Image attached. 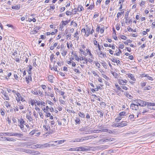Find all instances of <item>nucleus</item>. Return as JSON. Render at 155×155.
<instances>
[{"mask_svg":"<svg viewBox=\"0 0 155 155\" xmlns=\"http://www.w3.org/2000/svg\"><path fill=\"white\" fill-rule=\"evenodd\" d=\"M87 137H84L81 138H77L74 139L73 142H78L79 141H82L84 140H88L89 138H87Z\"/></svg>","mask_w":155,"mask_h":155,"instance_id":"obj_4","label":"nucleus"},{"mask_svg":"<svg viewBox=\"0 0 155 155\" xmlns=\"http://www.w3.org/2000/svg\"><path fill=\"white\" fill-rule=\"evenodd\" d=\"M53 76L51 75H49L48 77V80L49 81L51 82H53Z\"/></svg>","mask_w":155,"mask_h":155,"instance_id":"obj_18","label":"nucleus"},{"mask_svg":"<svg viewBox=\"0 0 155 155\" xmlns=\"http://www.w3.org/2000/svg\"><path fill=\"white\" fill-rule=\"evenodd\" d=\"M91 72L92 73L94 74V76H97L98 77H99V76L97 74V73L96 71H91Z\"/></svg>","mask_w":155,"mask_h":155,"instance_id":"obj_46","label":"nucleus"},{"mask_svg":"<svg viewBox=\"0 0 155 155\" xmlns=\"http://www.w3.org/2000/svg\"><path fill=\"white\" fill-rule=\"evenodd\" d=\"M19 126L21 129L24 132H26V130H24V125L23 124H20Z\"/></svg>","mask_w":155,"mask_h":155,"instance_id":"obj_29","label":"nucleus"},{"mask_svg":"<svg viewBox=\"0 0 155 155\" xmlns=\"http://www.w3.org/2000/svg\"><path fill=\"white\" fill-rule=\"evenodd\" d=\"M90 29L89 28H87L85 34L87 36H88L90 34Z\"/></svg>","mask_w":155,"mask_h":155,"instance_id":"obj_21","label":"nucleus"},{"mask_svg":"<svg viewBox=\"0 0 155 155\" xmlns=\"http://www.w3.org/2000/svg\"><path fill=\"white\" fill-rule=\"evenodd\" d=\"M54 55L53 54H52L50 56V59L51 61H53L54 58Z\"/></svg>","mask_w":155,"mask_h":155,"instance_id":"obj_64","label":"nucleus"},{"mask_svg":"<svg viewBox=\"0 0 155 155\" xmlns=\"http://www.w3.org/2000/svg\"><path fill=\"white\" fill-rule=\"evenodd\" d=\"M76 147H73L69 148V149H68L67 150V151H77Z\"/></svg>","mask_w":155,"mask_h":155,"instance_id":"obj_34","label":"nucleus"},{"mask_svg":"<svg viewBox=\"0 0 155 155\" xmlns=\"http://www.w3.org/2000/svg\"><path fill=\"white\" fill-rule=\"evenodd\" d=\"M97 112L98 114H100L99 117H103L104 113L103 111L97 110Z\"/></svg>","mask_w":155,"mask_h":155,"instance_id":"obj_16","label":"nucleus"},{"mask_svg":"<svg viewBox=\"0 0 155 155\" xmlns=\"http://www.w3.org/2000/svg\"><path fill=\"white\" fill-rule=\"evenodd\" d=\"M119 115L120 116H126V112L124 111H122L120 112L119 113Z\"/></svg>","mask_w":155,"mask_h":155,"instance_id":"obj_41","label":"nucleus"},{"mask_svg":"<svg viewBox=\"0 0 155 155\" xmlns=\"http://www.w3.org/2000/svg\"><path fill=\"white\" fill-rule=\"evenodd\" d=\"M66 14L67 15H71L72 13L71 12L69 11H67L66 12Z\"/></svg>","mask_w":155,"mask_h":155,"instance_id":"obj_60","label":"nucleus"},{"mask_svg":"<svg viewBox=\"0 0 155 155\" xmlns=\"http://www.w3.org/2000/svg\"><path fill=\"white\" fill-rule=\"evenodd\" d=\"M36 147L38 148H43L51 147H54L57 146L56 144H54L53 141L49 142L48 143H46L43 144H37L35 145Z\"/></svg>","mask_w":155,"mask_h":155,"instance_id":"obj_2","label":"nucleus"},{"mask_svg":"<svg viewBox=\"0 0 155 155\" xmlns=\"http://www.w3.org/2000/svg\"><path fill=\"white\" fill-rule=\"evenodd\" d=\"M144 76L146 77L149 80H151V81H152L153 80L152 77L149 76L148 74L145 75Z\"/></svg>","mask_w":155,"mask_h":155,"instance_id":"obj_40","label":"nucleus"},{"mask_svg":"<svg viewBox=\"0 0 155 155\" xmlns=\"http://www.w3.org/2000/svg\"><path fill=\"white\" fill-rule=\"evenodd\" d=\"M30 79H31V76H28V77H26L25 78L26 81L27 82V83H28L29 81H28Z\"/></svg>","mask_w":155,"mask_h":155,"instance_id":"obj_45","label":"nucleus"},{"mask_svg":"<svg viewBox=\"0 0 155 155\" xmlns=\"http://www.w3.org/2000/svg\"><path fill=\"white\" fill-rule=\"evenodd\" d=\"M130 108L133 110H137L139 108L138 105L132 104L130 106Z\"/></svg>","mask_w":155,"mask_h":155,"instance_id":"obj_8","label":"nucleus"},{"mask_svg":"<svg viewBox=\"0 0 155 155\" xmlns=\"http://www.w3.org/2000/svg\"><path fill=\"white\" fill-rule=\"evenodd\" d=\"M151 88V87H150V86H148L147 87H144V90H149Z\"/></svg>","mask_w":155,"mask_h":155,"instance_id":"obj_44","label":"nucleus"},{"mask_svg":"<svg viewBox=\"0 0 155 155\" xmlns=\"http://www.w3.org/2000/svg\"><path fill=\"white\" fill-rule=\"evenodd\" d=\"M112 61L116 63L117 65L120 64V62L119 60L116 59L115 58H113Z\"/></svg>","mask_w":155,"mask_h":155,"instance_id":"obj_19","label":"nucleus"},{"mask_svg":"<svg viewBox=\"0 0 155 155\" xmlns=\"http://www.w3.org/2000/svg\"><path fill=\"white\" fill-rule=\"evenodd\" d=\"M96 66L98 67V68H99L100 66V64L97 61L94 62Z\"/></svg>","mask_w":155,"mask_h":155,"instance_id":"obj_54","label":"nucleus"},{"mask_svg":"<svg viewBox=\"0 0 155 155\" xmlns=\"http://www.w3.org/2000/svg\"><path fill=\"white\" fill-rule=\"evenodd\" d=\"M1 134H3L4 136H12V133H2Z\"/></svg>","mask_w":155,"mask_h":155,"instance_id":"obj_25","label":"nucleus"},{"mask_svg":"<svg viewBox=\"0 0 155 155\" xmlns=\"http://www.w3.org/2000/svg\"><path fill=\"white\" fill-rule=\"evenodd\" d=\"M64 141H65L64 140H58V145L62 143H64Z\"/></svg>","mask_w":155,"mask_h":155,"instance_id":"obj_53","label":"nucleus"},{"mask_svg":"<svg viewBox=\"0 0 155 155\" xmlns=\"http://www.w3.org/2000/svg\"><path fill=\"white\" fill-rule=\"evenodd\" d=\"M78 115L81 117H85V115L84 114L81 112H80L78 114Z\"/></svg>","mask_w":155,"mask_h":155,"instance_id":"obj_24","label":"nucleus"},{"mask_svg":"<svg viewBox=\"0 0 155 155\" xmlns=\"http://www.w3.org/2000/svg\"><path fill=\"white\" fill-rule=\"evenodd\" d=\"M0 112L1 115L2 116H4L5 115V110L3 108H2L0 110Z\"/></svg>","mask_w":155,"mask_h":155,"instance_id":"obj_23","label":"nucleus"},{"mask_svg":"<svg viewBox=\"0 0 155 155\" xmlns=\"http://www.w3.org/2000/svg\"><path fill=\"white\" fill-rule=\"evenodd\" d=\"M80 53L81 54L85 55V54H85L84 51L82 49H80Z\"/></svg>","mask_w":155,"mask_h":155,"instance_id":"obj_59","label":"nucleus"},{"mask_svg":"<svg viewBox=\"0 0 155 155\" xmlns=\"http://www.w3.org/2000/svg\"><path fill=\"white\" fill-rule=\"evenodd\" d=\"M120 38L123 39L125 40L126 39L127 37L124 35H121L120 36Z\"/></svg>","mask_w":155,"mask_h":155,"instance_id":"obj_63","label":"nucleus"},{"mask_svg":"<svg viewBox=\"0 0 155 155\" xmlns=\"http://www.w3.org/2000/svg\"><path fill=\"white\" fill-rule=\"evenodd\" d=\"M127 122L126 121H122L121 123L118 124V125L117 126V127H124L127 125Z\"/></svg>","mask_w":155,"mask_h":155,"instance_id":"obj_5","label":"nucleus"},{"mask_svg":"<svg viewBox=\"0 0 155 155\" xmlns=\"http://www.w3.org/2000/svg\"><path fill=\"white\" fill-rule=\"evenodd\" d=\"M65 9V7H62L61 8L59 11L60 12H62L64 11Z\"/></svg>","mask_w":155,"mask_h":155,"instance_id":"obj_57","label":"nucleus"},{"mask_svg":"<svg viewBox=\"0 0 155 155\" xmlns=\"http://www.w3.org/2000/svg\"><path fill=\"white\" fill-rule=\"evenodd\" d=\"M39 114L40 116V117L41 118L43 119L44 117V115L41 112H39Z\"/></svg>","mask_w":155,"mask_h":155,"instance_id":"obj_61","label":"nucleus"},{"mask_svg":"<svg viewBox=\"0 0 155 155\" xmlns=\"http://www.w3.org/2000/svg\"><path fill=\"white\" fill-rule=\"evenodd\" d=\"M87 52L88 53L89 55L91 56V58H94L93 57V55L91 53L90 51L89 50H87Z\"/></svg>","mask_w":155,"mask_h":155,"instance_id":"obj_51","label":"nucleus"},{"mask_svg":"<svg viewBox=\"0 0 155 155\" xmlns=\"http://www.w3.org/2000/svg\"><path fill=\"white\" fill-rule=\"evenodd\" d=\"M61 23L63 24V25H64V26L66 25L67 24H68V22L67 21H62Z\"/></svg>","mask_w":155,"mask_h":155,"instance_id":"obj_43","label":"nucleus"},{"mask_svg":"<svg viewBox=\"0 0 155 155\" xmlns=\"http://www.w3.org/2000/svg\"><path fill=\"white\" fill-rule=\"evenodd\" d=\"M97 54L98 55L99 57L101 58H104L105 56H106V54L102 53L101 51H99L98 52H97Z\"/></svg>","mask_w":155,"mask_h":155,"instance_id":"obj_10","label":"nucleus"},{"mask_svg":"<svg viewBox=\"0 0 155 155\" xmlns=\"http://www.w3.org/2000/svg\"><path fill=\"white\" fill-rule=\"evenodd\" d=\"M104 126L103 125H101L98 127L99 130L98 131L101 132H106L108 131V129L106 128H104Z\"/></svg>","mask_w":155,"mask_h":155,"instance_id":"obj_6","label":"nucleus"},{"mask_svg":"<svg viewBox=\"0 0 155 155\" xmlns=\"http://www.w3.org/2000/svg\"><path fill=\"white\" fill-rule=\"evenodd\" d=\"M87 130L86 127H82L79 129V130L80 131H85Z\"/></svg>","mask_w":155,"mask_h":155,"instance_id":"obj_32","label":"nucleus"},{"mask_svg":"<svg viewBox=\"0 0 155 155\" xmlns=\"http://www.w3.org/2000/svg\"><path fill=\"white\" fill-rule=\"evenodd\" d=\"M31 112H29V114H26V118L29 121H31L32 120V117L31 116Z\"/></svg>","mask_w":155,"mask_h":155,"instance_id":"obj_17","label":"nucleus"},{"mask_svg":"<svg viewBox=\"0 0 155 155\" xmlns=\"http://www.w3.org/2000/svg\"><path fill=\"white\" fill-rule=\"evenodd\" d=\"M10 110V112L12 113L16 111H18V107L17 106H14L13 107H11Z\"/></svg>","mask_w":155,"mask_h":155,"instance_id":"obj_9","label":"nucleus"},{"mask_svg":"<svg viewBox=\"0 0 155 155\" xmlns=\"http://www.w3.org/2000/svg\"><path fill=\"white\" fill-rule=\"evenodd\" d=\"M77 151H86L88 150L89 149H87L84 147H76Z\"/></svg>","mask_w":155,"mask_h":155,"instance_id":"obj_11","label":"nucleus"},{"mask_svg":"<svg viewBox=\"0 0 155 155\" xmlns=\"http://www.w3.org/2000/svg\"><path fill=\"white\" fill-rule=\"evenodd\" d=\"M71 34H70V33L68 34L67 35H66V37L67 39H68V38H69V39H71Z\"/></svg>","mask_w":155,"mask_h":155,"instance_id":"obj_56","label":"nucleus"},{"mask_svg":"<svg viewBox=\"0 0 155 155\" xmlns=\"http://www.w3.org/2000/svg\"><path fill=\"white\" fill-rule=\"evenodd\" d=\"M73 71L77 73H80V72L78 69L77 68H74L73 69Z\"/></svg>","mask_w":155,"mask_h":155,"instance_id":"obj_50","label":"nucleus"},{"mask_svg":"<svg viewBox=\"0 0 155 155\" xmlns=\"http://www.w3.org/2000/svg\"><path fill=\"white\" fill-rule=\"evenodd\" d=\"M37 131V130L36 129H35L34 130H32L31 132H30L29 134L31 135H33L35 133V132Z\"/></svg>","mask_w":155,"mask_h":155,"instance_id":"obj_33","label":"nucleus"},{"mask_svg":"<svg viewBox=\"0 0 155 155\" xmlns=\"http://www.w3.org/2000/svg\"><path fill=\"white\" fill-rule=\"evenodd\" d=\"M18 121L19 122H20V124H23H23H24V123H25V121H24L23 120V119L21 118L20 119H18Z\"/></svg>","mask_w":155,"mask_h":155,"instance_id":"obj_30","label":"nucleus"},{"mask_svg":"<svg viewBox=\"0 0 155 155\" xmlns=\"http://www.w3.org/2000/svg\"><path fill=\"white\" fill-rule=\"evenodd\" d=\"M30 102L31 104L33 106L34 104H35L36 102L35 101L34 99H31L30 100Z\"/></svg>","mask_w":155,"mask_h":155,"instance_id":"obj_39","label":"nucleus"},{"mask_svg":"<svg viewBox=\"0 0 155 155\" xmlns=\"http://www.w3.org/2000/svg\"><path fill=\"white\" fill-rule=\"evenodd\" d=\"M147 102L146 101L140 100H139V101L138 102L139 103V105L142 107H145L147 105Z\"/></svg>","mask_w":155,"mask_h":155,"instance_id":"obj_7","label":"nucleus"},{"mask_svg":"<svg viewBox=\"0 0 155 155\" xmlns=\"http://www.w3.org/2000/svg\"><path fill=\"white\" fill-rule=\"evenodd\" d=\"M35 109L37 110L38 111V112H39L40 111V109L38 107L36 106V105L35 104Z\"/></svg>","mask_w":155,"mask_h":155,"instance_id":"obj_49","label":"nucleus"},{"mask_svg":"<svg viewBox=\"0 0 155 155\" xmlns=\"http://www.w3.org/2000/svg\"><path fill=\"white\" fill-rule=\"evenodd\" d=\"M4 104H5V106L7 107H10V104H9V102L7 101L4 102Z\"/></svg>","mask_w":155,"mask_h":155,"instance_id":"obj_31","label":"nucleus"},{"mask_svg":"<svg viewBox=\"0 0 155 155\" xmlns=\"http://www.w3.org/2000/svg\"><path fill=\"white\" fill-rule=\"evenodd\" d=\"M75 121L77 124H80V120L79 118H76V119L75 120Z\"/></svg>","mask_w":155,"mask_h":155,"instance_id":"obj_42","label":"nucleus"},{"mask_svg":"<svg viewBox=\"0 0 155 155\" xmlns=\"http://www.w3.org/2000/svg\"><path fill=\"white\" fill-rule=\"evenodd\" d=\"M43 127L45 129H46V130H48L50 129V127L48 126H47L46 125H44Z\"/></svg>","mask_w":155,"mask_h":155,"instance_id":"obj_37","label":"nucleus"},{"mask_svg":"<svg viewBox=\"0 0 155 155\" xmlns=\"http://www.w3.org/2000/svg\"><path fill=\"white\" fill-rule=\"evenodd\" d=\"M84 9V8L81 5H78L77 9H75V10H78V11L80 12L82 11Z\"/></svg>","mask_w":155,"mask_h":155,"instance_id":"obj_20","label":"nucleus"},{"mask_svg":"<svg viewBox=\"0 0 155 155\" xmlns=\"http://www.w3.org/2000/svg\"><path fill=\"white\" fill-rule=\"evenodd\" d=\"M124 94L129 98H131L132 97V96L127 92H124Z\"/></svg>","mask_w":155,"mask_h":155,"instance_id":"obj_22","label":"nucleus"},{"mask_svg":"<svg viewBox=\"0 0 155 155\" xmlns=\"http://www.w3.org/2000/svg\"><path fill=\"white\" fill-rule=\"evenodd\" d=\"M36 147L38 148H43L51 147H54L57 146L56 144H54L53 141L49 142L48 143H46L43 144H37L35 145Z\"/></svg>","mask_w":155,"mask_h":155,"instance_id":"obj_1","label":"nucleus"},{"mask_svg":"<svg viewBox=\"0 0 155 155\" xmlns=\"http://www.w3.org/2000/svg\"><path fill=\"white\" fill-rule=\"evenodd\" d=\"M124 13V12H118L117 14V18H118L119 17H120V16L122 14H123Z\"/></svg>","mask_w":155,"mask_h":155,"instance_id":"obj_38","label":"nucleus"},{"mask_svg":"<svg viewBox=\"0 0 155 155\" xmlns=\"http://www.w3.org/2000/svg\"><path fill=\"white\" fill-rule=\"evenodd\" d=\"M19 55H16V56H15V58H14L15 60L16 61L19 62Z\"/></svg>","mask_w":155,"mask_h":155,"instance_id":"obj_35","label":"nucleus"},{"mask_svg":"<svg viewBox=\"0 0 155 155\" xmlns=\"http://www.w3.org/2000/svg\"><path fill=\"white\" fill-rule=\"evenodd\" d=\"M12 8L13 9H19L20 8V7H18V6L17 5H14L12 7Z\"/></svg>","mask_w":155,"mask_h":155,"instance_id":"obj_52","label":"nucleus"},{"mask_svg":"<svg viewBox=\"0 0 155 155\" xmlns=\"http://www.w3.org/2000/svg\"><path fill=\"white\" fill-rule=\"evenodd\" d=\"M2 138L8 141H11V138H8V137H2Z\"/></svg>","mask_w":155,"mask_h":155,"instance_id":"obj_55","label":"nucleus"},{"mask_svg":"<svg viewBox=\"0 0 155 155\" xmlns=\"http://www.w3.org/2000/svg\"><path fill=\"white\" fill-rule=\"evenodd\" d=\"M128 75V78H130L131 80L133 81H136V79L135 78L134 76L131 74H127Z\"/></svg>","mask_w":155,"mask_h":155,"instance_id":"obj_14","label":"nucleus"},{"mask_svg":"<svg viewBox=\"0 0 155 155\" xmlns=\"http://www.w3.org/2000/svg\"><path fill=\"white\" fill-rule=\"evenodd\" d=\"M28 67L29 69L28 70V72L29 74H30L31 73V70L32 69V66L30 64H29L28 65Z\"/></svg>","mask_w":155,"mask_h":155,"instance_id":"obj_26","label":"nucleus"},{"mask_svg":"<svg viewBox=\"0 0 155 155\" xmlns=\"http://www.w3.org/2000/svg\"><path fill=\"white\" fill-rule=\"evenodd\" d=\"M147 105L148 108L150 110L155 109L154 107H155V103L147 102Z\"/></svg>","mask_w":155,"mask_h":155,"instance_id":"obj_3","label":"nucleus"},{"mask_svg":"<svg viewBox=\"0 0 155 155\" xmlns=\"http://www.w3.org/2000/svg\"><path fill=\"white\" fill-rule=\"evenodd\" d=\"M61 54L63 56H65L66 54V51L64 50L62 51Z\"/></svg>","mask_w":155,"mask_h":155,"instance_id":"obj_58","label":"nucleus"},{"mask_svg":"<svg viewBox=\"0 0 155 155\" xmlns=\"http://www.w3.org/2000/svg\"><path fill=\"white\" fill-rule=\"evenodd\" d=\"M119 83L120 84H122V85H125V84L124 80L122 79H119L118 81Z\"/></svg>","mask_w":155,"mask_h":155,"instance_id":"obj_27","label":"nucleus"},{"mask_svg":"<svg viewBox=\"0 0 155 155\" xmlns=\"http://www.w3.org/2000/svg\"><path fill=\"white\" fill-rule=\"evenodd\" d=\"M117 50L116 51V53L115 54H114V55L116 54L117 56H119L120 55V54L121 53V50L120 49H119L118 51H117Z\"/></svg>","mask_w":155,"mask_h":155,"instance_id":"obj_28","label":"nucleus"},{"mask_svg":"<svg viewBox=\"0 0 155 155\" xmlns=\"http://www.w3.org/2000/svg\"><path fill=\"white\" fill-rule=\"evenodd\" d=\"M12 136L18 137H21L22 136H23V134L18 133H12Z\"/></svg>","mask_w":155,"mask_h":155,"instance_id":"obj_13","label":"nucleus"},{"mask_svg":"<svg viewBox=\"0 0 155 155\" xmlns=\"http://www.w3.org/2000/svg\"><path fill=\"white\" fill-rule=\"evenodd\" d=\"M139 101V100H136L133 101V104H135L136 105H139V103H138Z\"/></svg>","mask_w":155,"mask_h":155,"instance_id":"obj_36","label":"nucleus"},{"mask_svg":"<svg viewBox=\"0 0 155 155\" xmlns=\"http://www.w3.org/2000/svg\"><path fill=\"white\" fill-rule=\"evenodd\" d=\"M50 122L51 123V126L52 127H53V126H52V125H53L55 123V122L54 121V120H51V121H50Z\"/></svg>","mask_w":155,"mask_h":155,"instance_id":"obj_62","label":"nucleus"},{"mask_svg":"<svg viewBox=\"0 0 155 155\" xmlns=\"http://www.w3.org/2000/svg\"><path fill=\"white\" fill-rule=\"evenodd\" d=\"M18 98H16V100L18 102H19L20 100L21 101H22L23 102L24 101H25V100L22 97L21 94H20L19 96H18Z\"/></svg>","mask_w":155,"mask_h":155,"instance_id":"obj_15","label":"nucleus"},{"mask_svg":"<svg viewBox=\"0 0 155 155\" xmlns=\"http://www.w3.org/2000/svg\"><path fill=\"white\" fill-rule=\"evenodd\" d=\"M2 94L4 96V97H3L4 99V100H9V97L6 93V92L5 91H3Z\"/></svg>","mask_w":155,"mask_h":155,"instance_id":"obj_12","label":"nucleus"},{"mask_svg":"<svg viewBox=\"0 0 155 155\" xmlns=\"http://www.w3.org/2000/svg\"><path fill=\"white\" fill-rule=\"evenodd\" d=\"M148 110H147V109H143V111L142 112L141 114H144L146 113H147L148 112Z\"/></svg>","mask_w":155,"mask_h":155,"instance_id":"obj_47","label":"nucleus"},{"mask_svg":"<svg viewBox=\"0 0 155 155\" xmlns=\"http://www.w3.org/2000/svg\"><path fill=\"white\" fill-rule=\"evenodd\" d=\"M146 82H142L140 83V85L142 87H144L146 85Z\"/></svg>","mask_w":155,"mask_h":155,"instance_id":"obj_48","label":"nucleus"}]
</instances>
